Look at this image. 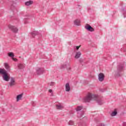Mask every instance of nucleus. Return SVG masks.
Here are the masks:
<instances>
[{"mask_svg": "<svg viewBox=\"0 0 126 126\" xmlns=\"http://www.w3.org/2000/svg\"><path fill=\"white\" fill-rule=\"evenodd\" d=\"M117 114H118V112H117V110H115L111 113V116L115 117V116L117 115Z\"/></svg>", "mask_w": 126, "mask_h": 126, "instance_id": "15", "label": "nucleus"}, {"mask_svg": "<svg viewBox=\"0 0 126 126\" xmlns=\"http://www.w3.org/2000/svg\"><path fill=\"white\" fill-rule=\"evenodd\" d=\"M56 108L57 109V110H63V105L61 104H57Z\"/></svg>", "mask_w": 126, "mask_h": 126, "instance_id": "11", "label": "nucleus"}, {"mask_svg": "<svg viewBox=\"0 0 126 126\" xmlns=\"http://www.w3.org/2000/svg\"><path fill=\"white\" fill-rule=\"evenodd\" d=\"M98 80L100 82L104 81V78H105V75L103 73H100L98 75Z\"/></svg>", "mask_w": 126, "mask_h": 126, "instance_id": "4", "label": "nucleus"}, {"mask_svg": "<svg viewBox=\"0 0 126 126\" xmlns=\"http://www.w3.org/2000/svg\"><path fill=\"white\" fill-rule=\"evenodd\" d=\"M98 97L96 94L89 93L86 97L84 98L85 102H90L91 100H96Z\"/></svg>", "mask_w": 126, "mask_h": 126, "instance_id": "2", "label": "nucleus"}, {"mask_svg": "<svg viewBox=\"0 0 126 126\" xmlns=\"http://www.w3.org/2000/svg\"><path fill=\"white\" fill-rule=\"evenodd\" d=\"M4 67H5V68H6V69H9V65H8V63H4Z\"/></svg>", "mask_w": 126, "mask_h": 126, "instance_id": "16", "label": "nucleus"}, {"mask_svg": "<svg viewBox=\"0 0 126 126\" xmlns=\"http://www.w3.org/2000/svg\"><path fill=\"white\" fill-rule=\"evenodd\" d=\"M0 74H2V77L4 81H9L10 75L7 73L4 68H0Z\"/></svg>", "mask_w": 126, "mask_h": 126, "instance_id": "1", "label": "nucleus"}, {"mask_svg": "<svg viewBox=\"0 0 126 126\" xmlns=\"http://www.w3.org/2000/svg\"><path fill=\"white\" fill-rule=\"evenodd\" d=\"M16 82H15V79L14 78L11 77L10 80L9 86L10 87H13L16 85Z\"/></svg>", "mask_w": 126, "mask_h": 126, "instance_id": "3", "label": "nucleus"}, {"mask_svg": "<svg viewBox=\"0 0 126 126\" xmlns=\"http://www.w3.org/2000/svg\"><path fill=\"white\" fill-rule=\"evenodd\" d=\"M74 24L75 25H77V26H79L80 25V21L79 20H76L74 21Z\"/></svg>", "mask_w": 126, "mask_h": 126, "instance_id": "12", "label": "nucleus"}, {"mask_svg": "<svg viewBox=\"0 0 126 126\" xmlns=\"http://www.w3.org/2000/svg\"><path fill=\"white\" fill-rule=\"evenodd\" d=\"M26 5H31V4H33V1L32 0H29L28 1L26 2Z\"/></svg>", "mask_w": 126, "mask_h": 126, "instance_id": "13", "label": "nucleus"}, {"mask_svg": "<svg viewBox=\"0 0 126 126\" xmlns=\"http://www.w3.org/2000/svg\"><path fill=\"white\" fill-rule=\"evenodd\" d=\"M43 72H44V70H42V68H36V73L38 75H40V74H42V73H43Z\"/></svg>", "mask_w": 126, "mask_h": 126, "instance_id": "7", "label": "nucleus"}, {"mask_svg": "<svg viewBox=\"0 0 126 126\" xmlns=\"http://www.w3.org/2000/svg\"><path fill=\"white\" fill-rule=\"evenodd\" d=\"M8 56L12 59L14 57V54L12 52H10L8 53Z\"/></svg>", "mask_w": 126, "mask_h": 126, "instance_id": "14", "label": "nucleus"}, {"mask_svg": "<svg viewBox=\"0 0 126 126\" xmlns=\"http://www.w3.org/2000/svg\"><path fill=\"white\" fill-rule=\"evenodd\" d=\"M23 96V94H20L18 95L16 97L17 102H18V101H20V100H21V99H22Z\"/></svg>", "mask_w": 126, "mask_h": 126, "instance_id": "8", "label": "nucleus"}, {"mask_svg": "<svg viewBox=\"0 0 126 126\" xmlns=\"http://www.w3.org/2000/svg\"><path fill=\"white\" fill-rule=\"evenodd\" d=\"M54 84H55V83H52L51 84H50V85H54Z\"/></svg>", "mask_w": 126, "mask_h": 126, "instance_id": "24", "label": "nucleus"}, {"mask_svg": "<svg viewBox=\"0 0 126 126\" xmlns=\"http://www.w3.org/2000/svg\"><path fill=\"white\" fill-rule=\"evenodd\" d=\"M80 56H81V52H80V51L76 53L75 59H79L80 58Z\"/></svg>", "mask_w": 126, "mask_h": 126, "instance_id": "9", "label": "nucleus"}, {"mask_svg": "<svg viewBox=\"0 0 126 126\" xmlns=\"http://www.w3.org/2000/svg\"><path fill=\"white\" fill-rule=\"evenodd\" d=\"M12 59L13 60V61H14V62H17V59L16 58H12Z\"/></svg>", "mask_w": 126, "mask_h": 126, "instance_id": "20", "label": "nucleus"}, {"mask_svg": "<svg viewBox=\"0 0 126 126\" xmlns=\"http://www.w3.org/2000/svg\"><path fill=\"white\" fill-rule=\"evenodd\" d=\"M80 48V46H78L76 47V50H78V49H79Z\"/></svg>", "mask_w": 126, "mask_h": 126, "instance_id": "22", "label": "nucleus"}, {"mask_svg": "<svg viewBox=\"0 0 126 126\" xmlns=\"http://www.w3.org/2000/svg\"><path fill=\"white\" fill-rule=\"evenodd\" d=\"M9 28L12 31V32H14V33H17V32H18V29L13 26H10Z\"/></svg>", "mask_w": 126, "mask_h": 126, "instance_id": "5", "label": "nucleus"}, {"mask_svg": "<svg viewBox=\"0 0 126 126\" xmlns=\"http://www.w3.org/2000/svg\"><path fill=\"white\" fill-rule=\"evenodd\" d=\"M82 109V107L81 106H78L76 108V110L77 111H81V110Z\"/></svg>", "mask_w": 126, "mask_h": 126, "instance_id": "17", "label": "nucleus"}, {"mask_svg": "<svg viewBox=\"0 0 126 126\" xmlns=\"http://www.w3.org/2000/svg\"><path fill=\"white\" fill-rule=\"evenodd\" d=\"M35 35H36V33L35 32L32 33V35L33 36V37H34V36H35Z\"/></svg>", "mask_w": 126, "mask_h": 126, "instance_id": "23", "label": "nucleus"}, {"mask_svg": "<svg viewBox=\"0 0 126 126\" xmlns=\"http://www.w3.org/2000/svg\"><path fill=\"white\" fill-rule=\"evenodd\" d=\"M49 93H52L53 91L52 90V89H49Z\"/></svg>", "mask_w": 126, "mask_h": 126, "instance_id": "21", "label": "nucleus"}, {"mask_svg": "<svg viewBox=\"0 0 126 126\" xmlns=\"http://www.w3.org/2000/svg\"><path fill=\"white\" fill-rule=\"evenodd\" d=\"M18 67L20 68V69H21L24 67V66L22 64H19L18 65Z\"/></svg>", "mask_w": 126, "mask_h": 126, "instance_id": "19", "label": "nucleus"}, {"mask_svg": "<svg viewBox=\"0 0 126 126\" xmlns=\"http://www.w3.org/2000/svg\"><path fill=\"white\" fill-rule=\"evenodd\" d=\"M70 91V87L69 86V84L67 83L65 85V91H67V92H69Z\"/></svg>", "mask_w": 126, "mask_h": 126, "instance_id": "10", "label": "nucleus"}, {"mask_svg": "<svg viewBox=\"0 0 126 126\" xmlns=\"http://www.w3.org/2000/svg\"><path fill=\"white\" fill-rule=\"evenodd\" d=\"M85 29L88 30V31H90L91 32H93L94 31V29L92 27H91L90 25L87 24L85 26Z\"/></svg>", "mask_w": 126, "mask_h": 126, "instance_id": "6", "label": "nucleus"}, {"mask_svg": "<svg viewBox=\"0 0 126 126\" xmlns=\"http://www.w3.org/2000/svg\"><path fill=\"white\" fill-rule=\"evenodd\" d=\"M68 124L69 126H73V125H74V122L71 120L69 122Z\"/></svg>", "mask_w": 126, "mask_h": 126, "instance_id": "18", "label": "nucleus"}]
</instances>
